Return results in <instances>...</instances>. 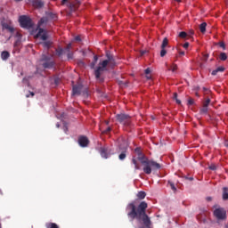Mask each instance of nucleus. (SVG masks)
<instances>
[{
	"mask_svg": "<svg viewBox=\"0 0 228 228\" xmlns=\"http://www.w3.org/2000/svg\"><path fill=\"white\" fill-rule=\"evenodd\" d=\"M149 205L145 201H142L139 205L136 206V201H132L129 203L126 208V215L128 218L133 222V220H137L139 224H142L143 226L139 228H151L152 225V221L151 217L147 215V208Z\"/></svg>",
	"mask_w": 228,
	"mask_h": 228,
	"instance_id": "f257e3e1",
	"label": "nucleus"
},
{
	"mask_svg": "<svg viewBox=\"0 0 228 228\" xmlns=\"http://www.w3.org/2000/svg\"><path fill=\"white\" fill-rule=\"evenodd\" d=\"M135 151L137 152L138 157L137 159L134 157L132 159V163L134 165L135 170H140L141 168L138 161L143 165L142 170L147 175H151V174H152V170H159V168H161V165L159 163L147 159V157H145L138 148L135 149Z\"/></svg>",
	"mask_w": 228,
	"mask_h": 228,
	"instance_id": "f03ea898",
	"label": "nucleus"
},
{
	"mask_svg": "<svg viewBox=\"0 0 228 228\" xmlns=\"http://www.w3.org/2000/svg\"><path fill=\"white\" fill-rule=\"evenodd\" d=\"M106 58L107 60L102 61V62H99L98 67L94 70V76L96 79H99L101 83L104 81V78H101V76H102V72L108 70L107 67L108 65H115V58L111 54V53L107 52L106 53Z\"/></svg>",
	"mask_w": 228,
	"mask_h": 228,
	"instance_id": "7ed1b4c3",
	"label": "nucleus"
},
{
	"mask_svg": "<svg viewBox=\"0 0 228 228\" xmlns=\"http://www.w3.org/2000/svg\"><path fill=\"white\" fill-rule=\"evenodd\" d=\"M49 22V19L47 17H43L37 23V34L36 35V38H40L41 40H47V31L42 28L44 24H47Z\"/></svg>",
	"mask_w": 228,
	"mask_h": 228,
	"instance_id": "20e7f679",
	"label": "nucleus"
},
{
	"mask_svg": "<svg viewBox=\"0 0 228 228\" xmlns=\"http://www.w3.org/2000/svg\"><path fill=\"white\" fill-rule=\"evenodd\" d=\"M40 61L42 67H44L45 69H53L56 65V62L53 61V56L51 55L43 54L41 56Z\"/></svg>",
	"mask_w": 228,
	"mask_h": 228,
	"instance_id": "39448f33",
	"label": "nucleus"
},
{
	"mask_svg": "<svg viewBox=\"0 0 228 228\" xmlns=\"http://www.w3.org/2000/svg\"><path fill=\"white\" fill-rule=\"evenodd\" d=\"M116 120L125 127H129V126H131V116L128 114H117Z\"/></svg>",
	"mask_w": 228,
	"mask_h": 228,
	"instance_id": "423d86ee",
	"label": "nucleus"
},
{
	"mask_svg": "<svg viewBox=\"0 0 228 228\" xmlns=\"http://www.w3.org/2000/svg\"><path fill=\"white\" fill-rule=\"evenodd\" d=\"M129 147V144L127 143V141L123 140L122 142L119 144L118 152H121L118 156V159L121 161H124L127 156V148Z\"/></svg>",
	"mask_w": 228,
	"mask_h": 228,
	"instance_id": "0eeeda50",
	"label": "nucleus"
},
{
	"mask_svg": "<svg viewBox=\"0 0 228 228\" xmlns=\"http://www.w3.org/2000/svg\"><path fill=\"white\" fill-rule=\"evenodd\" d=\"M19 22L21 28H24L25 29H30V28H33V22L31 21V18L22 15L19 19Z\"/></svg>",
	"mask_w": 228,
	"mask_h": 228,
	"instance_id": "6e6552de",
	"label": "nucleus"
},
{
	"mask_svg": "<svg viewBox=\"0 0 228 228\" xmlns=\"http://www.w3.org/2000/svg\"><path fill=\"white\" fill-rule=\"evenodd\" d=\"M2 29H6L9 33H13L15 28L12 26V21L2 20L1 21Z\"/></svg>",
	"mask_w": 228,
	"mask_h": 228,
	"instance_id": "1a4fd4ad",
	"label": "nucleus"
},
{
	"mask_svg": "<svg viewBox=\"0 0 228 228\" xmlns=\"http://www.w3.org/2000/svg\"><path fill=\"white\" fill-rule=\"evenodd\" d=\"M100 154L102 158H104V159H108L110 156H111V149H110L108 146H104L100 148Z\"/></svg>",
	"mask_w": 228,
	"mask_h": 228,
	"instance_id": "9d476101",
	"label": "nucleus"
},
{
	"mask_svg": "<svg viewBox=\"0 0 228 228\" xmlns=\"http://www.w3.org/2000/svg\"><path fill=\"white\" fill-rule=\"evenodd\" d=\"M214 216L217 218V220H224L225 218V210L224 208H216L214 210Z\"/></svg>",
	"mask_w": 228,
	"mask_h": 228,
	"instance_id": "9b49d317",
	"label": "nucleus"
},
{
	"mask_svg": "<svg viewBox=\"0 0 228 228\" xmlns=\"http://www.w3.org/2000/svg\"><path fill=\"white\" fill-rule=\"evenodd\" d=\"M89 143L90 140H88V137L85 135H81L78 137V145H80V147H86L87 145H89Z\"/></svg>",
	"mask_w": 228,
	"mask_h": 228,
	"instance_id": "f8f14e48",
	"label": "nucleus"
},
{
	"mask_svg": "<svg viewBox=\"0 0 228 228\" xmlns=\"http://www.w3.org/2000/svg\"><path fill=\"white\" fill-rule=\"evenodd\" d=\"M82 85L73 86L72 95H81Z\"/></svg>",
	"mask_w": 228,
	"mask_h": 228,
	"instance_id": "ddd939ff",
	"label": "nucleus"
},
{
	"mask_svg": "<svg viewBox=\"0 0 228 228\" xmlns=\"http://www.w3.org/2000/svg\"><path fill=\"white\" fill-rule=\"evenodd\" d=\"M32 6H34V8H43L44 1H42V0H33L32 1Z\"/></svg>",
	"mask_w": 228,
	"mask_h": 228,
	"instance_id": "4468645a",
	"label": "nucleus"
},
{
	"mask_svg": "<svg viewBox=\"0 0 228 228\" xmlns=\"http://www.w3.org/2000/svg\"><path fill=\"white\" fill-rule=\"evenodd\" d=\"M79 4H81V3L78 0H76L75 2L69 4V8L72 12H75V10L79 8Z\"/></svg>",
	"mask_w": 228,
	"mask_h": 228,
	"instance_id": "2eb2a0df",
	"label": "nucleus"
},
{
	"mask_svg": "<svg viewBox=\"0 0 228 228\" xmlns=\"http://www.w3.org/2000/svg\"><path fill=\"white\" fill-rule=\"evenodd\" d=\"M223 200H228V187L223 188Z\"/></svg>",
	"mask_w": 228,
	"mask_h": 228,
	"instance_id": "dca6fc26",
	"label": "nucleus"
},
{
	"mask_svg": "<svg viewBox=\"0 0 228 228\" xmlns=\"http://www.w3.org/2000/svg\"><path fill=\"white\" fill-rule=\"evenodd\" d=\"M145 197H147V193H145V191H141L137 193V198L139 199V200H143Z\"/></svg>",
	"mask_w": 228,
	"mask_h": 228,
	"instance_id": "f3484780",
	"label": "nucleus"
},
{
	"mask_svg": "<svg viewBox=\"0 0 228 228\" xmlns=\"http://www.w3.org/2000/svg\"><path fill=\"white\" fill-rule=\"evenodd\" d=\"M1 58H2V60H4V61L8 60V58H10V53H8V51H4V52H2V53H1Z\"/></svg>",
	"mask_w": 228,
	"mask_h": 228,
	"instance_id": "a211bd4d",
	"label": "nucleus"
},
{
	"mask_svg": "<svg viewBox=\"0 0 228 228\" xmlns=\"http://www.w3.org/2000/svg\"><path fill=\"white\" fill-rule=\"evenodd\" d=\"M98 61H99V57L97 55H94L93 62L90 64L91 69H95V65H97Z\"/></svg>",
	"mask_w": 228,
	"mask_h": 228,
	"instance_id": "6ab92c4d",
	"label": "nucleus"
},
{
	"mask_svg": "<svg viewBox=\"0 0 228 228\" xmlns=\"http://www.w3.org/2000/svg\"><path fill=\"white\" fill-rule=\"evenodd\" d=\"M207 26H208V23H206V22L201 23V24L200 25V31L201 33H206V28H207Z\"/></svg>",
	"mask_w": 228,
	"mask_h": 228,
	"instance_id": "aec40b11",
	"label": "nucleus"
},
{
	"mask_svg": "<svg viewBox=\"0 0 228 228\" xmlns=\"http://www.w3.org/2000/svg\"><path fill=\"white\" fill-rule=\"evenodd\" d=\"M51 45H53V42L51 41H45L43 43V47H45V49H50Z\"/></svg>",
	"mask_w": 228,
	"mask_h": 228,
	"instance_id": "412c9836",
	"label": "nucleus"
},
{
	"mask_svg": "<svg viewBox=\"0 0 228 228\" xmlns=\"http://www.w3.org/2000/svg\"><path fill=\"white\" fill-rule=\"evenodd\" d=\"M46 228H60L55 223H46L45 224Z\"/></svg>",
	"mask_w": 228,
	"mask_h": 228,
	"instance_id": "4be33fe9",
	"label": "nucleus"
},
{
	"mask_svg": "<svg viewBox=\"0 0 228 228\" xmlns=\"http://www.w3.org/2000/svg\"><path fill=\"white\" fill-rule=\"evenodd\" d=\"M167 45H168V38L165 37L161 44V49H166Z\"/></svg>",
	"mask_w": 228,
	"mask_h": 228,
	"instance_id": "5701e85b",
	"label": "nucleus"
},
{
	"mask_svg": "<svg viewBox=\"0 0 228 228\" xmlns=\"http://www.w3.org/2000/svg\"><path fill=\"white\" fill-rule=\"evenodd\" d=\"M219 60H221V61H225V60H227V53H221L219 55Z\"/></svg>",
	"mask_w": 228,
	"mask_h": 228,
	"instance_id": "b1692460",
	"label": "nucleus"
},
{
	"mask_svg": "<svg viewBox=\"0 0 228 228\" xmlns=\"http://www.w3.org/2000/svg\"><path fill=\"white\" fill-rule=\"evenodd\" d=\"M200 113L201 115H207L208 114V107L203 105V107L200 109Z\"/></svg>",
	"mask_w": 228,
	"mask_h": 228,
	"instance_id": "393cba45",
	"label": "nucleus"
},
{
	"mask_svg": "<svg viewBox=\"0 0 228 228\" xmlns=\"http://www.w3.org/2000/svg\"><path fill=\"white\" fill-rule=\"evenodd\" d=\"M167 184L170 186V188H171V190H173V191H177V188H175V184L173 182L168 181Z\"/></svg>",
	"mask_w": 228,
	"mask_h": 228,
	"instance_id": "a878e982",
	"label": "nucleus"
},
{
	"mask_svg": "<svg viewBox=\"0 0 228 228\" xmlns=\"http://www.w3.org/2000/svg\"><path fill=\"white\" fill-rule=\"evenodd\" d=\"M55 53L57 56H61V54H63V49L61 47H59L55 50Z\"/></svg>",
	"mask_w": 228,
	"mask_h": 228,
	"instance_id": "bb28decb",
	"label": "nucleus"
},
{
	"mask_svg": "<svg viewBox=\"0 0 228 228\" xmlns=\"http://www.w3.org/2000/svg\"><path fill=\"white\" fill-rule=\"evenodd\" d=\"M178 37L180 38H186V37H188V33L184 32V31H182L179 33Z\"/></svg>",
	"mask_w": 228,
	"mask_h": 228,
	"instance_id": "cd10ccee",
	"label": "nucleus"
},
{
	"mask_svg": "<svg viewBox=\"0 0 228 228\" xmlns=\"http://www.w3.org/2000/svg\"><path fill=\"white\" fill-rule=\"evenodd\" d=\"M167 55V49L165 48H161V51H160V57L161 58H164V56Z\"/></svg>",
	"mask_w": 228,
	"mask_h": 228,
	"instance_id": "c85d7f7f",
	"label": "nucleus"
},
{
	"mask_svg": "<svg viewBox=\"0 0 228 228\" xmlns=\"http://www.w3.org/2000/svg\"><path fill=\"white\" fill-rule=\"evenodd\" d=\"M211 103V99L207 98L204 102H203V106H209V104Z\"/></svg>",
	"mask_w": 228,
	"mask_h": 228,
	"instance_id": "c756f323",
	"label": "nucleus"
},
{
	"mask_svg": "<svg viewBox=\"0 0 228 228\" xmlns=\"http://www.w3.org/2000/svg\"><path fill=\"white\" fill-rule=\"evenodd\" d=\"M194 104H195V100H193V98H189L188 105L189 106H193Z\"/></svg>",
	"mask_w": 228,
	"mask_h": 228,
	"instance_id": "7c9ffc66",
	"label": "nucleus"
},
{
	"mask_svg": "<svg viewBox=\"0 0 228 228\" xmlns=\"http://www.w3.org/2000/svg\"><path fill=\"white\" fill-rule=\"evenodd\" d=\"M70 49H72V44L69 43L66 47V53H70Z\"/></svg>",
	"mask_w": 228,
	"mask_h": 228,
	"instance_id": "2f4dec72",
	"label": "nucleus"
},
{
	"mask_svg": "<svg viewBox=\"0 0 228 228\" xmlns=\"http://www.w3.org/2000/svg\"><path fill=\"white\" fill-rule=\"evenodd\" d=\"M170 70H172V72H175V70H177V64H173Z\"/></svg>",
	"mask_w": 228,
	"mask_h": 228,
	"instance_id": "473e14b6",
	"label": "nucleus"
},
{
	"mask_svg": "<svg viewBox=\"0 0 228 228\" xmlns=\"http://www.w3.org/2000/svg\"><path fill=\"white\" fill-rule=\"evenodd\" d=\"M219 46L222 47V49H223L224 51H225V43L220 42V43H219Z\"/></svg>",
	"mask_w": 228,
	"mask_h": 228,
	"instance_id": "72a5a7b5",
	"label": "nucleus"
},
{
	"mask_svg": "<svg viewBox=\"0 0 228 228\" xmlns=\"http://www.w3.org/2000/svg\"><path fill=\"white\" fill-rule=\"evenodd\" d=\"M208 58H209V55L208 53L203 54V61H208Z\"/></svg>",
	"mask_w": 228,
	"mask_h": 228,
	"instance_id": "f704fd0d",
	"label": "nucleus"
},
{
	"mask_svg": "<svg viewBox=\"0 0 228 228\" xmlns=\"http://www.w3.org/2000/svg\"><path fill=\"white\" fill-rule=\"evenodd\" d=\"M188 47H190V43L186 42L185 44L183 45V49H187Z\"/></svg>",
	"mask_w": 228,
	"mask_h": 228,
	"instance_id": "c9c22d12",
	"label": "nucleus"
},
{
	"mask_svg": "<svg viewBox=\"0 0 228 228\" xmlns=\"http://www.w3.org/2000/svg\"><path fill=\"white\" fill-rule=\"evenodd\" d=\"M216 69H217V72H224V70H225V68L218 67Z\"/></svg>",
	"mask_w": 228,
	"mask_h": 228,
	"instance_id": "e433bc0d",
	"label": "nucleus"
},
{
	"mask_svg": "<svg viewBox=\"0 0 228 228\" xmlns=\"http://www.w3.org/2000/svg\"><path fill=\"white\" fill-rule=\"evenodd\" d=\"M144 73L146 74V76H149V74H151V69L147 68L144 71Z\"/></svg>",
	"mask_w": 228,
	"mask_h": 228,
	"instance_id": "4c0bfd02",
	"label": "nucleus"
},
{
	"mask_svg": "<svg viewBox=\"0 0 228 228\" xmlns=\"http://www.w3.org/2000/svg\"><path fill=\"white\" fill-rule=\"evenodd\" d=\"M111 131V127H107V129L105 131H103L104 134L110 133Z\"/></svg>",
	"mask_w": 228,
	"mask_h": 228,
	"instance_id": "58836bf2",
	"label": "nucleus"
},
{
	"mask_svg": "<svg viewBox=\"0 0 228 228\" xmlns=\"http://www.w3.org/2000/svg\"><path fill=\"white\" fill-rule=\"evenodd\" d=\"M209 170H216V166L215 165L209 166Z\"/></svg>",
	"mask_w": 228,
	"mask_h": 228,
	"instance_id": "ea45409f",
	"label": "nucleus"
},
{
	"mask_svg": "<svg viewBox=\"0 0 228 228\" xmlns=\"http://www.w3.org/2000/svg\"><path fill=\"white\" fill-rule=\"evenodd\" d=\"M178 53L180 54V56H184L185 53L184 51H181L178 49Z\"/></svg>",
	"mask_w": 228,
	"mask_h": 228,
	"instance_id": "a19ab883",
	"label": "nucleus"
},
{
	"mask_svg": "<svg viewBox=\"0 0 228 228\" xmlns=\"http://www.w3.org/2000/svg\"><path fill=\"white\" fill-rule=\"evenodd\" d=\"M75 40H76V42H81V37L77 36V37H75Z\"/></svg>",
	"mask_w": 228,
	"mask_h": 228,
	"instance_id": "79ce46f5",
	"label": "nucleus"
},
{
	"mask_svg": "<svg viewBox=\"0 0 228 228\" xmlns=\"http://www.w3.org/2000/svg\"><path fill=\"white\" fill-rule=\"evenodd\" d=\"M218 74V69H215L212 71V76H216Z\"/></svg>",
	"mask_w": 228,
	"mask_h": 228,
	"instance_id": "37998d69",
	"label": "nucleus"
},
{
	"mask_svg": "<svg viewBox=\"0 0 228 228\" xmlns=\"http://www.w3.org/2000/svg\"><path fill=\"white\" fill-rule=\"evenodd\" d=\"M144 54H147V51L146 50L141 51V56H143Z\"/></svg>",
	"mask_w": 228,
	"mask_h": 228,
	"instance_id": "c03bdc74",
	"label": "nucleus"
},
{
	"mask_svg": "<svg viewBox=\"0 0 228 228\" xmlns=\"http://www.w3.org/2000/svg\"><path fill=\"white\" fill-rule=\"evenodd\" d=\"M68 53V58H72V53L67 52Z\"/></svg>",
	"mask_w": 228,
	"mask_h": 228,
	"instance_id": "a18cd8bd",
	"label": "nucleus"
},
{
	"mask_svg": "<svg viewBox=\"0 0 228 228\" xmlns=\"http://www.w3.org/2000/svg\"><path fill=\"white\" fill-rule=\"evenodd\" d=\"M207 200H208V202H211V201L213 200V198H211V197H207Z\"/></svg>",
	"mask_w": 228,
	"mask_h": 228,
	"instance_id": "49530a36",
	"label": "nucleus"
},
{
	"mask_svg": "<svg viewBox=\"0 0 228 228\" xmlns=\"http://www.w3.org/2000/svg\"><path fill=\"white\" fill-rule=\"evenodd\" d=\"M194 31L193 30H190V32H189V35H190V37H191V35H194Z\"/></svg>",
	"mask_w": 228,
	"mask_h": 228,
	"instance_id": "de8ad7c7",
	"label": "nucleus"
},
{
	"mask_svg": "<svg viewBox=\"0 0 228 228\" xmlns=\"http://www.w3.org/2000/svg\"><path fill=\"white\" fill-rule=\"evenodd\" d=\"M174 99L177 100V93H174Z\"/></svg>",
	"mask_w": 228,
	"mask_h": 228,
	"instance_id": "09e8293b",
	"label": "nucleus"
},
{
	"mask_svg": "<svg viewBox=\"0 0 228 228\" xmlns=\"http://www.w3.org/2000/svg\"><path fill=\"white\" fill-rule=\"evenodd\" d=\"M185 179H188L189 181H193V177H185Z\"/></svg>",
	"mask_w": 228,
	"mask_h": 228,
	"instance_id": "8fccbe9b",
	"label": "nucleus"
},
{
	"mask_svg": "<svg viewBox=\"0 0 228 228\" xmlns=\"http://www.w3.org/2000/svg\"><path fill=\"white\" fill-rule=\"evenodd\" d=\"M175 101H176V102H177L178 104H181V100L176 99Z\"/></svg>",
	"mask_w": 228,
	"mask_h": 228,
	"instance_id": "3c124183",
	"label": "nucleus"
},
{
	"mask_svg": "<svg viewBox=\"0 0 228 228\" xmlns=\"http://www.w3.org/2000/svg\"><path fill=\"white\" fill-rule=\"evenodd\" d=\"M146 79H151V75H146Z\"/></svg>",
	"mask_w": 228,
	"mask_h": 228,
	"instance_id": "603ef678",
	"label": "nucleus"
},
{
	"mask_svg": "<svg viewBox=\"0 0 228 228\" xmlns=\"http://www.w3.org/2000/svg\"><path fill=\"white\" fill-rule=\"evenodd\" d=\"M30 95H31V97H34L35 96V93L30 92Z\"/></svg>",
	"mask_w": 228,
	"mask_h": 228,
	"instance_id": "864d4df0",
	"label": "nucleus"
},
{
	"mask_svg": "<svg viewBox=\"0 0 228 228\" xmlns=\"http://www.w3.org/2000/svg\"><path fill=\"white\" fill-rule=\"evenodd\" d=\"M204 92H208V88L203 87Z\"/></svg>",
	"mask_w": 228,
	"mask_h": 228,
	"instance_id": "5fc2aeb1",
	"label": "nucleus"
},
{
	"mask_svg": "<svg viewBox=\"0 0 228 228\" xmlns=\"http://www.w3.org/2000/svg\"><path fill=\"white\" fill-rule=\"evenodd\" d=\"M14 1H16V3H20V1H22V0H14Z\"/></svg>",
	"mask_w": 228,
	"mask_h": 228,
	"instance_id": "6e6d98bb",
	"label": "nucleus"
},
{
	"mask_svg": "<svg viewBox=\"0 0 228 228\" xmlns=\"http://www.w3.org/2000/svg\"><path fill=\"white\" fill-rule=\"evenodd\" d=\"M175 1H176V3H181L182 0H175Z\"/></svg>",
	"mask_w": 228,
	"mask_h": 228,
	"instance_id": "4d7b16f0",
	"label": "nucleus"
},
{
	"mask_svg": "<svg viewBox=\"0 0 228 228\" xmlns=\"http://www.w3.org/2000/svg\"><path fill=\"white\" fill-rule=\"evenodd\" d=\"M62 3H63V4L67 3V0H62Z\"/></svg>",
	"mask_w": 228,
	"mask_h": 228,
	"instance_id": "13d9d810",
	"label": "nucleus"
},
{
	"mask_svg": "<svg viewBox=\"0 0 228 228\" xmlns=\"http://www.w3.org/2000/svg\"><path fill=\"white\" fill-rule=\"evenodd\" d=\"M106 124H107V126H108V124H110V122H109V121H106Z\"/></svg>",
	"mask_w": 228,
	"mask_h": 228,
	"instance_id": "bf43d9fd",
	"label": "nucleus"
},
{
	"mask_svg": "<svg viewBox=\"0 0 228 228\" xmlns=\"http://www.w3.org/2000/svg\"><path fill=\"white\" fill-rule=\"evenodd\" d=\"M26 97H27V98L29 97V94H27Z\"/></svg>",
	"mask_w": 228,
	"mask_h": 228,
	"instance_id": "052dcab7",
	"label": "nucleus"
},
{
	"mask_svg": "<svg viewBox=\"0 0 228 228\" xmlns=\"http://www.w3.org/2000/svg\"><path fill=\"white\" fill-rule=\"evenodd\" d=\"M57 127H60V125H59V124H57Z\"/></svg>",
	"mask_w": 228,
	"mask_h": 228,
	"instance_id": "680f3d73",
	"label": "nucleus"
},
{
	"mask_svg": "<svg viewBox=\"0 0 228 228\" xmlns=\"http://www.w3.org/2000/svg\"><path fill=\"white\" fill-rule=\"evenodd\" d=\"M14 45H17V42H16V43H14Z\"/></svg>",
	"mask_w": 228,
	"mask_h": 228,
	"instance_id": "e2e57ef3",
	"label": "nucleus"
}]
</instances>
